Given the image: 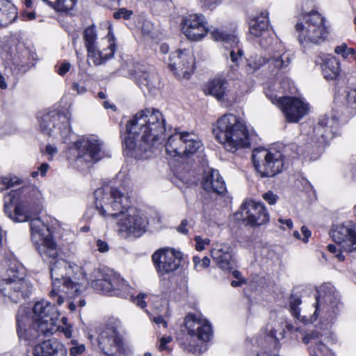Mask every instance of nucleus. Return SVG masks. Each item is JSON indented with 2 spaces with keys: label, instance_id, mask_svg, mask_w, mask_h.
Listing matches in <instances>:
<instances>
[{
  "label": "nucleus",
  "instance_id": "obj_1",
  "mask_svg": "<svg viewBox=\"0 0 356 356\" xmlns=\"http://www.w3.org/2000/svg\"><path fill=\"white\" fill-rule=\"evenodd\" d=\"M94 195L96 210L101 216L115 222L122 238H138L146 232L147 218L131 207L130 196L124 186L99 188Z\"/></svg>",
  "mask_w": 356,
  "mask_h": 356
},
{
  "label": "nucleus",
  "instance_id": "obj_2",
  "mask_svg": "<svg viewBox=\"0 0 356 356\" xmlns=\"http://www.w3.org/2000/svg\"><path fill=\"white\" fill-rule=\"evenodd\" d=\"M42 199L40 191L33 186L11 191L5 199L4 211L15 222L30 220L31 237L44 261H51L58 256V249L47 224L40 218L31 219L30 214Z\"/></svg>",
  "mask_w": 356,
  "mask_h": 356
},
{
  "label": "nucleus",
  "instance_id": "obj_3",
  "mask_svg": "<svg viewBox=\"0 0 356 356\" xmlns=\"http://www.w3.org/2000/svg\"><path fill=\"white\" fill-rule=\"evenodd\" d=\"M165 119L160 111L149 108L136 113L126 124L124 153L137 159H147L162 145Z\"/></svg>",
  "mask_w": 356,
  "mask_h": 356
},
{
  "label": "nucleus",
  "instance_id": "obj_4",
  "mask_svg": "<svg viewBox=\"0 0 356 356\" xmlns=\"http://www.w3.org/2000/svg\"><path fill=\"white\" fill-rule=\"evenodd\" d=\"M58 316L55 305L46 300L35 303L31 319L28 317L26 309L21 307L17 315L19 337L31 342L41 334H52L60 329L57 323Z\"/></svg>",
  "mask_w": 356,
  "mask_h": 356
},
{
  "label": "nucleus",
  "instance_id": "obj_5",
  "mask_svg": "<svg viewBox=\"0 0 356 356\" xmlns=\"http://www.w3.org/2000/svg\"><path fill=\"white\" fill-rule=\"evenodd\" d=\"M87 270L65 259H56L50 266L52 286L50 297L56 298L57 304L61 305L64 298L60 293L72 296L74 293H79L85 289L86 281L90 282V277H86Z\"/></svg>",
  "mask_w": 356,
  "mask_h": 356
},
{
  "label": "nucleus",
  "instance_id": "obj_6",
  "mask_svg": "<svg viewBox=\"0 0 356 356\" xmlns=\"http://www.w3.org/2000/svg\"><path fill=\"white\" fill-rule=\"evenodd\" d=\"M213 132L216 140L228 152L234 153L250 145L245 124L234 114H225L220 118L214 125Z\"/></svg>",
  "mask_w": 356,
  "mask_h": 356
},
{
  "label": "nucleus",
  "instance_id": "obj_7",
  "mask_svg": "<svg viewBox=\"0 0 356 356\" xmlns=\"http://www.w3.org/2000/svg\"><path fill=\"white\" fill-rule=\"evenodd\" d=\"M316 292L315 311L310 316L300 315L299 306L301 305L302 300L298 295L291 296L290 310L295 318L305 323H313L319 316L327 319L332 317L334 308L339 303L338 293L334 286L327 284L320 286Z\"/></svg>",
  "mask_w": 356,
  "mask_h": 356
},
{
  "label": "nucleus",
  "instance_id": "obj_8",
  "mask_svg": "<svg viewBox=\"0 0 356 356\" xmlns=\"http://www.w3.org/2000/svg\"><path fill=\"white\" fill-rule=\"evenodd\" d=\"M296 29L299 33L300 43L304 47L319 44L327 35V29L324 26V18L317 11H312L305 15L302 22L296 24Z\"/></svg>",
  "mask_w": 356,
  "mask_h": 356
},
{
  "label": "nucleus",
  "instance_id": "obj_9",
  "mask_svg": "<svg viewBox=\"0 0 356 356\" xmlns=\"http://www.w3.org/2000/svg\"><path fill=\"white\" fill-rule=\"evenodd\" d=\"M90 284L97 292L109 296L127 298L131 292V287L120 275L99 269H95L90 275Z\"/></svg>",
  "mask_w": 356,
  "mask_h": 356
},
{
  "label": "nucleus",
  "instance_id": "obj_10",
  "mask_svg": "<svg viewBox=\"0 0 356 356\" xmlns=\"http://www.w3.org/2000/svg\"><path fill=\"white\" fill-rule=\"evenodd\" d=\"M31 289V284L13 268L8 270L7 276L0 280V296L5 302H19L29 296Z\"/></svg>",
  "mask_w": 356,
  "mask_h": 356
},
{
  "label": "nucleus",
  "instance_id": "obj_11",
  "mask_svg": "<svg viewBox=\"0 0 356 356\" xmlns=\"http://www.w3.org/2000/svg\"><path fill=\"white\" fill-rule=\"evenodd\" d=\"M330 235L336 245H328L327 250L334 254L339 260L345 259L343 252H350L356 250V232L355 225L351 221L333 226Z\"/></svg>",
  "mask_w": 356,
  "mask_h": 356
},
{
  "label": "nucleus",
  "instance_id": "obj_12",
  "mask_svg": "<svg viewBox=\"0 0 356 356\" xmlns=\"http://www.w3.org/2000/svg\"><path fill=\"white\" fill-rule=\"evenodd\" d=\"M252 162L261 177H273L280 172L284 165L283 155L277 151L259 148L254 149Z\"/></svg>",
  "mask_w": 356,
  "mask_h": 356
},
{
  "label": "nucleus",
  "instance_id": "obj_13",
  "mask_svg": "<svg viewBox=\"0 0 356 356\" xmlns=\"http://www.w3.org/2000/svg\"><path fill=\"white\" fill-rule=\"evenodd\" d=\"M181 252L168 247L156 250L152 255L154 266L160 276L173 273L181 266Z\"/></svg>",
  "mask_w": 356,
  "mask_h": 356
},
{
  "label": "nucleus",
  "instance_id": "obj_14",
  "mask_svg": "<svg viewBox=\"0 0 356 356\" xmlns=\"http://www.w3.org/2000/svg\"><path fill=\"white\" fill-rule=\"evenodd\" d=\"M74 145L77 151L76 160L79 162L92 164L106 155L103 142L95 136L81 138Z\"/></svg>",
  "mask_w": 356,
  "mask_h": 356
},
{
  "label": "nucleus",
  "instance_id": "obj_15",
  "mask_svg": "<svg viewBox=\"0 0 356 356\" xmlns=\"http://www.w3.org/2000/svg\"><path fill=\"white\" fill-rule=\"evenodd\" d=\"M273 104H277L284 114L286 120L291 123L298 122L308 114L309 108L307 103L295 97H269Z\"/></svg>",
  "mask_w": 356,
  "mask_h": 356
},
{
  "label": "nucleus",
  "instance_id": "obj_16",
  "mask_svg": "<svg viewBox=\"0 0 356 356\" xmlns=\"http://www.w3.org/2000/svg\"><path fill=\"white\" fill-rule=\"evenodd\" d=\"M98 346L107 356H125L126 348L117 328L110 324L104 327L98 337Z\"/></svg>",
  "mask_w": 356,
  "mask_h": 356
},
{
  "label": "nucleus",
  "instance_id": "obj_17",
  "mask_svg": "<svg viewBox=\"0 0 356 356\" xmlns=\"http://www.w3.org/2000/svg\"><path fill=\"white\" fill-rule=\"evenodd\" d=\"M237 220H243L247 225L260 226L269 220V216L264 204L254 201L242 204L240 211L235 213Z\"/></svg>",
  "mask_w": 356,
  "mask_h": 356
},
{
  "label": "nucleus",
  "instance_id": "obj_18",
  "mask_svg": "<svg viewBox=\"0 0 356 356\" xmlns=\"http://www.w3.org/2000/svg\"><path fill=\"white\" fill-rule=\"evenodd\" d=\"M40 126L43 133L52 136H57L59 134L63 139H66L70 132L67 117L56 111L41 117Z\"/></svg>",
  "mask_w": 356,
  "mask_h": 356
},
{
  "label": "nucleus",
  "instance_id": "obj_19",
  "mask_svg": "<svg viewBox=\"0 0 356 356\" xmlns=\"http://www.w3.org/2000/svg\"><path fill=\"white\" fill-rule=\"evenodd\" d=\"M168 66L177 76L188 79L193 71V55L188 49L177 50L170 54Z\"/></svg>",
  "mask_w": 356,
  "mask_h": 356
},
{
  "label": "nucleus",
  "instance_id": "obj_20",
  "mask_svg": "<svg viewBox=\"0 0 356 356\" xmlns=\"http://www.w3.org/2000/svg\"><path fill=\"white\" fill-rule=\"evenodd\" d=\"M184 324L188 334L199 341H209L213 336L210 322L201 315L188 314L185 317Z\"/></svg>",
  "mask_w": 356,
  "mask_h": 356
},
{
  "label": "nucleus",
  "instance_id": "obj_21",
  "mask_svg": "<svg viewBox=\"0 0 356 356\" xmlns=\"http://www.w3.org/2000/svg\"><path fill=\"white\" fill-rule=\"evenodd\" d=\"M182 32L191 40L202 39L209 32L207 22L204 15L192 13L183 17Z\"/></svg>",
  "mask_w": 356,
  "mask_h": 356
},
{
  "label": "nucleus",
  "instance_id": "obj_22",
  "mask_svg": "<svg viewBox=\"0 0 356 356\" xmlns=\"http://www.w3.org/2000/svg\"><path fill=\"white\" fill-rule=\"evenodd\" d=\"M291 60V58L290 54L286 52L282 54H274L268 58L257 55L252 56L248 59V71L250 73H254L265 64H267L269 69L272 71L273 70V69H272V66L275 69H282L289 65Z\"/></svg>",
  "mask_w": 356,
  "mask_h": 356
},
{
  "label": "nucleus",
  "instance_id": "obj_23",
  "mask_svg": "<svg viewBox=\"0 0 356 356\" xmlns=\"http://www.w3.org/2000/svg\"><path fill=\"white\" fill-rule=\"evenodd\" d=\"M232 83L223 77L214 78L208 83V92L218 100H229L230 98H234L236 92Z\"/></svg>",
  "mask_w": 356,
  "mask_h": 356
},
{
  "label": "nucleus",
  "instance_id": "obj_24",
  "mask_svg": "<svg viewBox=\"0 0 356 356\" xmlns=\"http://www.w3.org/2000/svg\"><path fill=\"white\" fill-rule=\"evenodd\" d=\"M130 75L139 87L151 92L156 88L158 78L155 73H149L144 65H136L130 70Z\"/></svg>",
  "mask_w": 356,
  "mask_h": 356
},
{
  "label": "nucleus",
  "instance_id": "obj_25",
  "mask_svg": "<svg viewBox=\"0 0 356 356\" xmlns=\"http://www.w3.org/2000/svg\"><path fill=\"white\" fill-rule=\"evenodd\" d=\"M232 251L231 246L227 243L216 244L211 250V257L221 269L231 270L234 265Z\"/></svg>",
  "mask_w": 356,
  "mask_h": 356
},
{
  "label": "nucleus",
  "instance_id": "obj_26",
  "mask_svg": "<svg viewBox=\"0 0 356 356\" xmlns=\"http://www.w3.org/2000/svg\"><path fill=\"white\" fill-rule=\"evenodd\" d=\"M108 41L109 42L107 49L100 51L97 44L90 46L86 48L88 58L91 59L95 65L104 64L106 60L111 58L115 51L116 46L114 42L113 35H111L109 31L108 35Z\"/></svg>",
  "mask_w": 356,
  "mask_h": 356
},
{
  "label": "nucleus",
  "instance_id": "obj_27",
  "mask_svg": "<svg viewBox=\"0 0 356 356\" xmlns=\"http://www.w3.org/2000/svg\"><path fill=\"white\" fill-rule=\"evenodd\" d=\"M203 189L208 193L222 194L226 191L225 183L218 170L211 169L204 177Z\"/></svg>",
  "mask_w": 356,
  "mask_h": 356
},
{
  "label": "nucleus",
  "instance_id": "obj_28",
  "mask_svg": "<svg viewBox=\"0 0 356 356\" xmlns=\"http://www.w3.org/2000/svg\"><path fill=\"white\" fill-rule=\"evenodd\" d=\"M63 345L54 340H47L33 349L31 356H65Z\"/></svg>",
  "mask_w": 356,
  "mask_h": 356
},
{
  "label": "nucleus",
  "instance_id": "obj_29",
  "mask_svg": "<svg viewBox=\"0 0 356 356\" xmlns=\"http://www.w3.org/2000/svg\"><path fill=\"white\" fill-rule=\"evenodd\" d=\"M337 124V123L333 118L321 119L314 128V133L317 142L321 145L326 143L332 137L333 130Z\"/></svg>",
  "mask_w": 356,
  "mask_h": 356
},
{
  "label": "nucleus",
  "instance_id": "obj_30",
  "mask_svg": "<svg viewBox=\"0 0 356 356\" xmlns=\"http://www.w3.org/2000/svg\"><path fill=\"white\" fill-rule=\"evenodd\" d=\"M184 131H176L170 136L165 143L166 154L171 157L184 156Z\"/></svg>",
  "mask_w": 356,
  "mask_h": 356
},
{
  "label": "nucleus",
  "instance_id": "obj_31",
  "mask_svg": "<svg viewBox=\"0 0 356 356\" xmlns=\"http://www.w3.org/2000/svg\"><path fill=\"white\" fill-rule=\"evenodd\" d=\"M319 333L316 331L307 334L302 339L305 343H314L313 347H309L310 356H334L333 353L327 348L321 341H318Z\"/></svg>",
  "mask_w": 356,
  "mask_h": 356
},
{
  "label": "nucleus",
  "instance_id": "obj_32",
  "mask_svg": "<svg viewBox=\"0 0 356 356\" xmlns=\"http://www.w3.org/2000/svg\"><path fill=\"white\" fill-rule=\"evenodd\" d=\"M268 13H262L261 16L251 19L250 22V33L254 37L264 35L270 38V31L268 30Z\"/></svg>",
  "mask_w": 356,
  "mask_h": 356
},
{
  "label": "nucleus",
  "instance_id": "obj_33",
  "mask_svg": "<svg viewBox=\"0 0 356 356\" xmlns=\"http://www.w3.org/2000/svg\"><path fill=\"white\" fill-rule=\"evenodd\" d=\"M322 72L327 80L336 79L340 72V63L332 56H326L323 58Z\"/></svg>",
  "mask_w": 356,
  "mask_h": 356
},
{
  "label": "nucleus",
  "instance_id": "obj_34",
  "mask_svg": "<svg viewBox=\"0 0 356 356\" xmlns=\"http://www.w3.org/2000/svg\"><path fill=\"white\" fill-rule=\"evenodd\" d=\"M17 17V8L7 0H0V26H7Z\"/></svg>",
  "mask_w": 356,
  "mask_h": 356
},
{
  "label": "nucleus",
  "instance_id": "obj_35",
  "mask_svg": "<svg viewBox=\"0 0 356 356\" xmlns=\"http://www.w3.org/2000/svg\"><path fill=\"white\" fill-rule=\"evenodd\" d=\"M184 156L194 154L203 145L200 137L194 132L184 131Z\"/></svg>",
  "mask_w": 356,
  "mask_h": 356
},
{
  "label": "nucleus",
  "instance_id": "obj_36",
  "mask_svg": "<svg viewBox=\"0 0 356 356\" xmlns=\"http://www.w3.org/2000/svg\"><path fill=\"white\" fill-rule=\"evenodd\" d=\"M293 326L286 321L283 315L278 316L277 322L270 326V334L275 340L278 341L284 336L286 330H291Z\"/></svg>",
  "mask_w": 356,
  "mask_h": 356
},
{
  "label": "nucleus",
  "instance_id": "obj_37",
  "mask_svg": "<svg viewBox=\"0 0 356 356\" xmlns=\"http://www.w3.org/2000/svg\"><path fill=\"white\" fill-rule=\"evenodd\" d=\"M57 13H67L71 10L76 0H42Z\"/></svg>",
  "mask_w": 356,
  "mask_h": 356
},
{
  "label": "nucleus",
  "instance_id": "obj_38",
  "mask_svg": "<svg viewBox=\"0 0 356 356\" xmlns=\"http://www.w3.org/2000/svg\"><path fill=\"white\" fill-rule=\"evenodd\" d=\"M212 38L216 41H222L225 43V47L229 48V43L237 44L239 42L238 38L234 35L226 33L222 30L216 29L211 31Z\"/></svg>",
  "mask_w": 356,
  "mask_h": 356
},
{
  "label": "nucleus",
  "instance_id": "obj_39",
  "mask_svg": "<svg viewBox=\"0 0 356 356\" xmlns=\"http://www.w3.org/2000/svg\"><path fill=\"white\" fill-rule=\"evenodd\" d=\"M86 47L97 44V35L94 25L88 26L83 33Z\"/></svg>",
  "mask_w": 356,
  "mask_h": 356
},
{
  "label": "nucleus",
  "instance_id": "obj_40",
  "mask_svg": "<svg viewBox=\"0 0 356 356\" xmlns=\"http://www.w3.org/2000/svg\"><path fill=\"white\" fill-rule=\"evenodd\" d=\"M229 48L231 49L229 51L230 59L235 64L234 66H232V70H235V67L238 65L239 61L242 59L243 51L238 46V43L237 44L229 43Z\"/></svg>",
  "mask_w": 356,
  "mask_h": 356
},
{
  "label": "nucleus",
  "instance_id": "obj_41",
  "mask_svg": "<svg viewBox=\"0 0 356 356\" xmlns=\"http://www.w3.org/2000/svg\"><path fill=\"white\" fill-rule=\"evenodd\" d=\"M19 184H21L20 179L15 176L1 177L0 191H3Z\"/></svg>",
  "mask_w": 356,
  "mask_h": 356
},
{
  "label": "nucleus",
  "instance_id": "obj_42",
  "mask_svg": "<svg viewBox=\"0 0 356 356\" xmlns=\"http://www.w3.org/2000/svg\"><path fill=\"white\" fill-rule=\"evenodd\" d=\"M69 353L70 356H78L83 354L86 351V346L83 343H80L77 340L72 339L70 343Z\"/></svg>",
  "mask_w": 356,
  "mask_h": 356
},
{
  "label": "nucleus",
  "instance_id": "obj_43",
  "mask_svg": "<svg viewBox=\"0 0 356 356\" xmlns=\"http://www.w3.org/2000/svg\"><path fill=\"white\" fill-rule=\"evenodd\" d=\"M193 261L195 268L198 271L207 268L209 266L210 264V259L207 257H204L202 259H201L198 256H194L193 258Z\"/></svg>",
  "mask_w": 356,
  "mask_h": 356
},
{
  "label": "nucleus",
  "instance_id": "obj_44",
  "mask_svg": "<svg viewBox=\"0 0 356 356\" xmlns=\"http://www.w3.org/2000/svg\"><path fill=\"white\" fill-rule=\"evenodd\" d=\"M28 69V65L19 63L17 60L14 61L10 67V70L15 76H18L24 73Z\"/></svg>",
  "mask_w": 356,
  "mask_h": 356
},
{
  "label": "nucleus",
  "instance_id": "obj_45",
  "mask_svg": "<svg viewBox=\"0 0 356 356\" xmlns=\"http://www.w3.org/2000/svg\"><path fill=\"white\" fill-rule=\"evenodd\" d=\"M334 52L341 55L344 58H348L349 55L355 54V51L353 48H348L345 43L337 46L334 49Z\"/></svg>",
  "mask_w": 356,
  "mask_h": 356
},
{
  "label": "nucleus",
  "instance_id": "obj_46",
  "mask_svg": "<svg viewBox=\"0 0 356 356\" xmlns=\"http://www.w3.org/2000/svg\"><path fill=\"white\" fill-rule=\"evenodd\" d=\"M194 240L195 241V248L197 251H202L205 248V246L210 243L209 238H202L200 236H196Z\"/></svg>",
  "mask_w": 356,
  "mask_h": 356
},
{
  "label": "nucleus",
  "instance_id": "obj_47",
  "mask_svg": "<svg viewBox=\"0 0 356 356\" xmlns=\"http://www.w3.org/2000/svg\"><path fill=\"white\" fill-rule=\"evenodd\" d=\"M346 101L350 106H356V88L351 89L347 92Z\"/></svg>",
  "mask_w": 356,
  "mask_h": 356
},
{
  "label": "nucleus",
  "instance_id": "obj_48",
  "mask_svg": "<svg viewBox=\"0 0 356 356\" xmlns=\"http://www.w3.org/2000/svg\"><path fill=\"white\" fill-rule=\"evenodd\" d=\"M262 197L266 202L271 205L275 204L278 200V196L270 191L264 193L262 195Z\"/></svg>",
  "mask_w": 356,
  "mask_h": 356
},
{
  "label": "nucleus",
  "instance_id": "obj_49",
  "mask_svg": "<svg viewBox=\"0 0 356 356\" xmlns=\"http://www.w3.org/2000/svg\"><path fill=\"white\" fill-rule=\"evenodd\" d=\"M71 68V64L68 62L62 63L57 69V73L60 75H65Z\"/></svg>",
  "mask_w": 356,
  "mask_h": 356
},
{
  "label": "nucleus",
  "instance_id": "obj_50",
  "mask_svg": "<svg viewBox=\"0 0 356 356\" xmlns=\"http://www.w3.org/2000/svg\"><path fill=\"white\" fill-rule=\"evenodd\" d=\"M172 340L171 337H163L160 339L159 344V349L161 351L168 350V348L167 347V344L170 342H171Z\"/></svg>",
  "mask_w": 356,
  "mask_h": 356
},
{
  "label": "nucleus",
  "instance_id": "obj_51",
  "mask_svg": "<svg viewBox=\"0 0 356 356\" xmlns=\"http://www.w3.org/2000/svg\"><path fill=\"white\" fill-rule=\"evenodd\" d=\"M260 38V40L259 41L260 45L261 47L263 48H267L268 47H269L271 44H272V42H273V38L272 36V34L270 33V40H269L268 38V37L266 36H264V35H261L259 37Z\"/></svg>",
  "mask_w": 356,
  "mask_h": 356
},
{
  "label": "nucleus",
  "instance_id": "obj_52",
  "mask_svg": "<svg viewBox=\"0 0 356 356\" xmlns=\"http://www.w3.org/2000/svg\"><path fill=\"white\" fill-rule=\"evenodd\" d=\"M83 290L84 289H83L79 293H74L72 296H69L68 294H67L69 298H73V300L72 301L69 302V303H68V307H69V309H70V310L71 312H74V311L76 310V308L78 306L77 304H76V298L78 297L83 291Z\"/></svg>",
  "mask_w": 356,
  "mask_h": 356
},
{
  "label": "nucleus",
  "instance_id": "obj_53",
  "mask_svg": "<svg viewBox=\"0 0 356 356\" xmlns=\"http://www.w3.org/2000/svg\"><path fill=\"white\" fill-rule=\"evenodd\" d=\"M131 11L122 8L118 12L114 13V17L119 19L122 17L124 19H128L131 15Z\"/></svg>",
  "mask_w": 356,
  "mask_h": 356
},
{
  "label": "nucleus",
  "instance_id": "obj_54",
  "mask_svg": "<svg viewBox=\"0 0 356 356\" xmlns=\"http://www.w3.org/2000/svg\"><path fill=\"white\" fill-rule=\"evenodd\" d=\"M97 247L100 252H106L109 250L108 243L101 239L97 241Z\"/></svg>",
  "mask_w": 356,
  "mask_h": 356
},
{
  "label": "nucleus",
  "instance_id": "obj_55",
  "mask_svg": "<svg viewBox=\"0 0 356 356\" xmlns=\"http://www.w3.org/2000/svg\"><path fill=\"white\" fill-rule=\"evenodd\" d=\"M62 321H63L64 325H65V327L61 328V332L64 334V335L67 338H70L72 337V327H71V325H67V324H66L67 318H63Z\"/></svg>",
  "mask_w": 356,
  "mask_h": 356
},
{
  "label": "nucleus",
  "instance_id": "obj_56",
  "mask_svg": "<svg viewBox=\"0 0 356 356\" xmlns=\"http://www.w3.org/2000/svg\"><path fill=\"white\" fill-rule=\"evenodd\" d=\"M145 296H146V295L144 293H140L137 296V297L136 298L135 302L138 307H140L141 308L146 307L147 304H146L145 301L144 300Z\"/></svg>",
  "mask_w": 356,
  "mask_h": 356
},
{
  "label": "nucleus",
  "instance_id": "obj_57",
  "mask_svg": "<svg viewBox=\"0 0 356 356\" xmlns=\"http://www.w3.org/2000/svg\"><path fill=\"white\" fill-rule=\"evenodd\" d=\"M72 90H75L78 95H83L86 92V88L84 86L74 82L72 83Z\"/></svg>",
  "mask_w": 356,
  "mask_h": 356
},
{
  "label": "nucleus",
  "instance_id": "obj_58",
  "mask_svg": "<svg viewBox=\"0 0 356 356\" xmlns=\"http://www.w3.org/2000/svg\"><path fill=\"white\" fill-rule=\"evenodd\" d=\"M301 233L303 236V237L301 238V240L303 242L306 243L307 241L308 238L311 236V232L307 229V227L302 226L301 227Z\"/></svg>",
  "mask_w": 356,
  "mask_h": 356
},
{
  "label": "nucleus",
  "instance_id": "obj_59",
  "mask_svg": "<svg viewBox=\"0 0 356 356\" xmlns=\"http://www.w3.org/2000/svg\"><path fill=\"white\" fill-rule=\"evenodd\" d=\"M188 225L187 220H183L181 222V225L177 227V231L181 234H186L188 233V230L186 227Z\"/></svg>",
  "mask_w": 356,
  "mask_h": 356
},
{
  "label": "nucleus",
  "instance_id": "obj_60",
  "mask_svg": "<svg viewBox=\"0 0 356 356\" xmlns=\"http://www.w3.org/2000/svg\"><path fill=\"white\" fill-rule=\"evenodd\" d=\"M152 321L156 324H161L164 327H167L168 323L161 316H155L152 318Z\"/></svg>",
  "mask_w": 356,
  "mask_h": 356
},
{
  "label": "nucleus",
  "instance_id": "obj_61",
  "mask_svg": "<svg viewBox=\"0 0 356 356\" xmlns=\"http://www.w3.org/2000/svg\"><path fill=\"white\" fill-rule=\"evenodd\" d=\"M46 152L48 154L53 156L57 153L58 149L56 147L49 145L46 147Z\"/></svg>",
  "mask_w": 356,
  "mask_h": 356
},
{
  "label": "nucleus",
  "instance_id": "obj_62",
  "mask_svg": "<svg viewBox=\"0 0 356 356\" xmlns=\"http://www.w3.org/2000/svg\"><path fill=\"white\" fill-rule=\"evenodd\" d=\"M278 221L282 225H285L289 229H291L293 227V222L291 219H281L280 218Z\"/></svg>",
  "mask_w": 356,
  "mask_h": 356
},
{
  "label": "nucleus",
  "instance_id": "obj_63",
  "mask_svg": "<svg viewBox=\"0 0 356 356\" xmlns=\"http://www.w3.org/2000/svg\"><path fill=\"white\" fill-rule=\"evenodd\" d=\"M35 12H30V13H24L23 14V17L24 18V19H26V20H32V19H34L35 18Z\"/></svg>",
  "mask_w": 356,
  "mask_h": 356
},
{
  "label": "nucleus",
  "instance_id": "obj_64",
  "mask_svg": "<svg viewBox=\"0 0 356 356\" xmlns=\"http://www.w3.org/2000/svg\"><path fill=\"white\" fill-rule=\"evenodd\" d=\"M49 168V165L47 163H42L39 168L38 170L40 172V175L42 176H44L47 170Z\"/></svg>",
  "mask_w": 356,
  "mask_h": 356
}]
</instances>
